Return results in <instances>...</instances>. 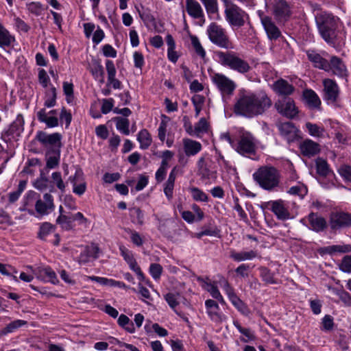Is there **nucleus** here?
<instances>
[{
    "label": "nucleus",
    "instance_id": "7c9ffc66",
    "mask_svg": "<svg viewBox=\"0 0 351 351\" xmlns=\"http://www.w3.org/2000/svg\"><path fill=\"white\" fill-rule=\"evenodd\" d=\"M273 88L277 94L285 96L291 95L295 90L292 84L283 79L277 80L274 84Z\"/></svg>",
    "mask_w": 351,
    "mask_h": 351
},
{
    "label": "nucleus",
    "instance_id": "c756f323",
    "mask_svg": "<svg viewBox=\"0 0 351 351\" xmlns=\"http://www.w3.org/2000/svg\"><path fill=\"white\" fill-rule=\"evenodd\" d=\"M310 228L316 232H320L326 227V219L316 213H311L308 216Z\"/></svg>",
    "mask_w": 351,
    "mask_h": 351
},
{
    "label": "nucleus",
    "instance_id": "69168bd1",
    "mask_svg": "<svg viewBox=\"0 0 351 351\" xmlns=\"http://www.w3.org/2000/svg\"><path fill=\"white\" fill-rule=\"evenodd\" d=\"M55 230L54 226L48 222L43 223L40 228L39 237L44 239L47 235Z\"/></svg>",
    "mask_w": 351,
    "mask_h": 351
},
{
    "label": "nucleus",
    "instance_id": "473e14b6",
    "mask_svg": "<svg viewBox=\"0 0 351 351\" xmlns=\"http://www.w3.org/2000/svg\"><path fill=\"white\" fill-rule=\"evenodd\" d=\"M328 67L332 70L334 74L344 77L347 75V69L341 60L337 57L332 56L330 61Z\"/></svg>",
    "mask_w": 351,
    "mask_h": 351
},
{
    "label": "nucleus",
    "instance_id": "6ab92c4d",
    "mask_svg": "<svg viewBox=\"0 0 351 351\" xmlns=\"http://www.w3.org/2000/svg\"><path fill=\"white\" fill-rule=\"evenodd\" d=\"M184 8L192 19H200L203 23L205 22L204 10L197 0H185Z\"/></svg>",
    "mask_w": 351,
    "mask_h": 351
},
{
    "label": "nucleus",
    "instance_id": "b1692460",
    "mask_svg": "<svg viewBox=\"0 0 351 351\" xmlns=\"http://www.w3.org/2000/svg\"><path fill=\"white\" fill-rule=\"evenodd\" d=\"M183 150L187 157L194 156L202 149V144L195 140L189 138L182 139Z\"/></svg>",
    "mask_w": 351,
    "mask_h": 351
},
{
    "label": "nucleus",
    "instance_id": "a19ab883",
    "mask_svg": "<svg viewBox=\"0 0 351 351\" xmlns=\"http://www.w3.org/2000/svg\"><path fill=\"white\" fill-rule=\"evenodd\" d=\"M56 223L64 230H71L73 228V218L71 214L61 213L56 219Z\"/></svg>",
    "mask_w": 351,
    "mask_h": 351
},
{
    "label": "nucleus",
    "instance_id": "c03bdc74",
    "mask_svg": "<svg viewBox=\"0 0 351 351\" xmlns=\"http://www.w3.org/2000/svg\"><path fill=\"white\" fill-rule=\"evenodd\" d=\"M204 289L210 293V295L217 300L221 304H225V301L221 295L217 285L215 283L212 282H206L204 285Z\"/></svg>",
    "mask_w": 351,
    "mask_h": 351
},
{
    "label": "nucleus",
    "instance_id": "2eb2a0df",
    "mask_svg": "<svg viewBox=\"0 0 351 351\" xmlns=\"http://www.w3.org/2000/svg\"><path fill=\"white\" fill-rule=\"evenodd\" d=\"M277 128L280 132V135L291 143L299 138V130L291 122H284L277 124Z\"/></svg>",
    "mask_w": 351,
    "mask_h": 351
},
{
    "label": "nucleus",
    "instance_id": "f257e3e1",
    "mask_svg": "<svg viewBox=\"0 0 351 351\" xmlns=\"http://www.w3.org/2000/svg\"><path fill=\"white\" fill-rule=\"evenodd\" d=\"M271 106V101L264 92L254 93L240 91L234 105V112L239 116L252 118L262 114Z\"/></svg>",
    "mask_w": 351,
    "mask_h": 351
},
{
    "label": "nucleus",
    "instance_id": "a18cd8bd",
    "mask_svg": "<svg viewBox=\"0 0 351 351\" xmlns=\"http://www.w3.org/2000/svg\"><path fill=\"white\" fill-rule=\"evenodd\" d=\"M56 89L54 86H51L45 93L44 105L47 108H51L56 104Z\"/></svg>",
    "mask_w": 351,
    "mask_h": 351
},
{
    "label": "nucleus",
    "instance_id": "e2e57ef3",
    "mask_svg": "<svg viewBox=\"0 0 351 351\" xmlns=\"http://www.w3.org/2000/svg\"><path fill=\"white\" fill-rule=\"evenodd\" d=\"M169 121V119L167 116L162 115L161 122L158 129V138L161 141H164L165 139L167 123Z\"/></svg>",
    "mask_w": 351,
    "mask_h": 351
},
{
    "label": "nucleus",
    "instance_id": "13d9d810",
    "mask_svg": "<svg viewBox=\"0 0 351 351\" xmlns=\"http://www.w3.org/2000/svg\"><path fill=\"white\" fill-rule=\"evenodd\" d=\"M234 326L237 328V329L247 339H241V341L243 342H247L248 340H254L255 336L254 335L252 331L250 328H243L241 326L238 321L233 322Z\"/></svg>",
    "mask_w": 351,
    "mask_h": 351
},
{
    "label": "nucleus",
    "instance_id": "c85d7f7f",
    "mask_svg": "<svg viewBox=\"0 0 351 351\" xmlns=\"http://www.w3.org/2000/svg\"><path fill=\"white\" fill-rule=\"evenodd\" d=\"M300 148L302 154L308 157L313 156L320 151L319 145L311 139L304 141Z\"/></svg>",
    "mask_w": 351,
    "mask_h": 351
},
{
    "label": "nucleus",
    "instance_id": "2f4dec72",
    "mask_svg": "<svg viewBox=\"0 0 351 351\" xmlns=\"http://www.w3.org/2000/svg\"><path fill=\"white\" fill-rule=\"evenodd\" d=\"M82 172L80 171H77L73 176H70L69 178L73 184V193L78 195L84 194L86 189V184L84 181H81L78 183L80 180L82 178Z\"/></svg>",
    "mask_w": 351,
    "mask_h": 351
},
{
    "label": "nucleus",
    "instance_id": "a878e982",
    "mask_svg": "<svg viewBox=\"0 0 351 351\" xmlns=\"http://www.w3.org/2000/svg\"><path fill=\"white\" fill-rule=\"evenodd\" d=\"M323 84L324 86L325 99L330 102H335L339 95L337 84L330 79L324 80Z\"/></svg>",
    "mask_w": 351,
    "mask_h": 351
},
{
    "label": "nucleus",
    "instance_id": "4c0bfd02",
    "mask_svg": "<svg viewBox=\"0 0 351 351\" xmlns=\"http://www.w3.org/2000/svg\"><path fill=\"white\" fill-rule=\"evenodd\" d=\"M307 56L309 60L314 64L315 67L325 70L328 69V62L317 52L308 51L307 52Z\"/></svg>",
    "mask_w": 351,
    "mask_h": 351
},
{
    "label": "nucleus",
    "instance_id": "1a4fd4ad",
    "mask_svg": "<svg viewBox=\"0 0 351 351\" xmlns=\"http://www.w3.org/2000/svg\"><path fill=\"white\" fill-rule=\"evenodd\" d=\"M212 82L220 91L223 97L232 95L237 87L235 82L222 73H214Z\"/></svg>",
    "mask_w": 351,
    "mask_h": 351
},
{
    "label": "nucleus",
    "instance_id": "de8ad7c7",
    "mask_svg": "<svg viewBox=\"0 0 351 351\" xmlns=\"http://www.w3.org/2000/svg\"><path fill=\"white\" fill-rule=\"evenodd\" d=\"M332 293L338 296L339 300L343 303L345 306H351V295L350 294L343 289H338L335 288L331 289Z\"/></svg>",
    "mask_w": 351,
    "mask_h": 351
},
{
    "label": "nucleus",
    "instance_id": "0eeeda50",
    "mask_svg": "<svg viewBox=\"0 0 351 351\" xmlns=\"http://www.w3.org/2000/svg\"><path fill=\"white\" fill-rule=\"evenodd\" d=\"M26 204L36 199L35 204L36 211L41 215H48L54 209L53 197L49 193H45L43 195V199L40 198V195L34 191H29L26 194Z\"/></svg>",
    "mask_w": 351,
    "mask_h": 351
},
{
    "label": "nucleus",
    "instance_id": "79ce46f5",
    "mask_svg": "<svg viewBox=\"0 0 351 351\" xmlns=\"http://www.w3.org/2000/svg\"><path fill=\"white\" fill-rule=\"evenodd\" d=\"M27 324V321L23 319H16L6 325L5 327L0 330V335H5L9 333H12L18 330L19 328L25 326Z\"/></svg>",
    "mask_w": 351,
    "mask_h": 351
},
{
    "label": "nucleus",
    "instance_id": "09e8293b",
    "mask_svg": "<svg viewBox=\"0 0 351 351\" xmlns=\"http://www.w3.org/2000/svg\"><path fill=\"white\" fill-rule=\"evenodd\" d=\"M114 121L117 130L125 135L130 134V121L127 118L116 117Z\"/></svg>",
    "mask_w": 351,
    "mask_h": 351
},
{
    "label": "nucleus",
    "instance_id": "680f3d73",
    "mask_svg": "<svg viewBox=\"0 0 351 351\" xmlns=\"http://www.w3.org/2000/svg\"><path fill=\"white\" fill-rule=\"evenodd\" d=\"M288 193L291 195H298L301 198L307 194L306 187L302 183L298 182L296 185L291 186Z\"/></svg>",
    "mask_w": 351,
    "mask_h": 351
},
{
    "label": "nucleus",
    "instance_id": "f03ea898",
    "mask_svg": "<svg viewBox=\"0 0 351 351\" xmlns=\"http://www.w3.org/2000/svg\"><path fill=\"white\" fill-rule=\"evenodd\" d=\"M316 25L322 37L327 43H332L336 37L335 31L339 24V19L330 13L320 12L315 16Z\"/></svg>",
    "mask_w": 351,
    "mask_h": 351
},
{
    "label": "nucleus",
    "instance_id": "6e6d98bb",
    "mask_svg": "<svg viewBox=\"0 0 351 351\" xmlns=\"http://www.w3.org/2000/svg\"><path fill=\"white\" fill-rule=\"evenodd\" d=\"M209 130V123L207 120L202 117L199 121L195 124V131L196 136H199L201 134L207 133Z\"/></svg>",
    "mask_w": 351,
    "mask_h": 351
},
{
    "label": "nucleus",
    "instance_id": "72a5a7b5",
    "mask_svg": "<svg viewBox=\"0 0 351 351\" xmlns=\"http://www.w3.org/2000/svg\"><path fill=\"white\" fill-rule=\"evenodd\" d=\"M99 248L97 245L93 244L87 246L85 250L80 254L79 256V261L80 263H87L90 258L96 259L98 258Z\"/></svg>",
    "mask_w": 351,
    "mask_h": 351
},
{
    "label": "nucleus",
    "instance_id": "bf43d9fd",
    "mask_svg": "<svg viewBox=\"0 0 351 351\" xmlns=\"http://www.w3.org/2000/svg\"><path fill=\"white\" fill-rule=\"evenodd\" d=\"M191 45L197 53L202 59L205 58L206 53L202 45H201L198 38L195 36H191Z\"/></svg>",
    "mask_w": 351,
    "mask_h": 351
},
{
    "label": "nucleus",
    "instance_id": "4468645a",
    "mask_svg": "<svg viewBox=\"0 0 351 351\" xmlns=\"http://www.w3.org/2000/svg\"><path fill=\"white\" fill-rule=\"evenodd\" d=\"M330 227L332 230L351 227V214L336 213L330 215Z\"/></svg>",
    "mask_w": 351,
    "mask_h": 351
},
{
    "label": "nucleus",
    "instance_id": "7ed1b4c3",
    "mask_svg": "<svg viewBox=\"0 0 351 351\" xmlns=\"http://www.w3.org/2000/svg\"><path fill=\"white\" fill-rule=\"evenodd\" d=\"M214 58L221 66L228 67L239 73H246L251 69L246 60L240 58L233 51H216L214 53Z\"/></svg>",
    "mask_w": 351,
    "mask_h": 351
},
{
    "label": "nucleus",
    "instance_id": "dca6fc26",
    "mask_svg": "<svg viewBox=\"0 0 351 351\" xmlns=\"http://www.w3.org/2000/svg\"><path fill=\"white\" fill-rule=\"evenodd\" d=\"M119 250L121 256L123 257L124 260L129 265L130 269L136 273L138 279L140 280H145V277L142 272L141 268L138 265L135 258H134L133 254L131 251L128 250L125 246L121 245L119 247Z\"/></svg>",
    "mask_w": 351,
    "mask_h": 351
},
{
    "label": "nucleus",
    "instance_id": "774afa93",
    "mask_svg": "<svg viewBox=\"0 0 351 351\" xmlns=\"http://www.w3.org/2000/svg\"><path fill=\"white\" fill-rule=\"evenodd\" d=\"M27 9L36 16H39L43 10V5L39 2H30L26 5Z\"/></svg>",
    "mask_w": 351,
    "mask_h": 351
},
{
    "label": "nucleus",
    "instance_id": "20e7f679",
    "mask_svg": "<svg viewBox=\"0 0 351 351\" xmlns=\"http://www.w3.org/2000/svg\"><path fill=\"white\" fill-rule=\"evenodd\" d=\"M253 178L261 188L271 191L278 186L280 174L275 167L264 166L254 173Z\"/></svg>",
    "mask_w": 351,
    "mask_h": 351
},
{
    "label": "nucleus",
    "instance_id": "39448f33",
    "mask_svg": "<svg viewBox=\"0 0 351 351\" xmlns=\"http://www.w3.org/2000/svg\"><path fill=\"white\" fill-rule=\"evenodd\" d=\"M206 34L210 41L219 47L225 49L234 48L226 29L217 23L213 22L209 24L206 29Z\"/></svg>",
    "mask_w": 351,
    "mask_h": 351
},
{
    "label": "nucleus",
    "instance_id": "8fccbe9b",
    "mask_svg": "<svg viewBox=\"0 0 351 351\" xmlns=\"http://www.w3.org/2000/svg\"><path fill=\"white\" fill-rule=\"evenodd\" d=\"M305 125L308 134L311 136L317 138L324 136L325 130L323 127L319 126L317 124L312 123L311 122H307Z\"/></svg>",
    "mask_w": 351,
    "mask_h": 351
},
{
    "label": "nucleus",
    "instance_id": "3c124183",
    "mask_svg": "<svg viewBox=\"0 0 351 351\" xmlns=\"http://www.w3.org/2000/svg\"><path fill=\"white\" fill-rule=\"evenodd\" d=\"M27 182L25 180H21L18 185L17 190L13 192H10L8 194V200L10 204H13L16 202L20 197L21 193L25 189Z\"/></svg>",
    "mask_w": 351,
    "mask_h": 351
},
{
    "label": "nucleus",
    "instance_id": "ddd939ff",
    "mask_svg": "<svg viewBox=\"0 0 351 351\" xmlns=\"http://www.w3.org/2000/svg\"><path fill=\"white\" fill-rule=\"evenodd\" d=\"M267 5L271 8L278 21L286 20L290 14L289 7L285 0H267Z\"/></svg>",
    "mask_w": 351,
    "mask_h": 351
},
{
    "label": "nucleus",
    "instance_id": "f704fd0d",
    "mask_svg": "<svg viewBox=\"0 0 351 351\" xmlns=\"http://www.w3.org/2000/svg\"><path fill=\"white\" fill-rule=\"evenodd\" d=\"M260 277L263 282L266 285H277L279 282L278 278L275 277V274L266 267H260L258 268Z\"/></svg>",
    "mask_w": 351,
    "mask_h": 351
},
{
    "label": "nucleus",
    "instance_id": "5fc2aeb1",
    "mask_svg": "<svg viewBox=\"0 0 351 351\" xmlns=\"http://www.w3.org/2000/svg\"><path fill=\"white\" fill-rule=\"evenodd\" d=\"M118 324L120 326L125 328L130 333H133L135 331L133 323L130 321L128 316L123 314H121L119 317Z\"/></svg>",
    "mask_w": 351,
    "mask_h": 351
},
{
    "label": "nucleus",
    "instance_id": "cd10ccee",
    "mask_svg": "<svg viewBox=\"0 0 351 351\" xmlns=\"http://www.w3.org/2000/svg\"><path fill=\"white\" fill-rule=\"evenodd\" d=\"M16 42L15 36L0 23V47L10 48Z\"/></svg>",
    "mask_w": 351,
    "mask_h": 351
},
{
    "label": "nucleus",
    "instance_id": "f3484780",
    "mask_svg": "<svg viewBox=\"0 0 351 351\" xmlns=\"http://www.w3.org/2000/svg\"><path fill=\"white\" fill-rule=\"evenodd\" d=\"M205 306L206 313L213 322L220 324L226 319V317L220 311L219 306L215 300H206Z\"/></svg>",
    "mask_w": 351,
    "mask_h": 351
},
{
    "label": "nucleus",
    "instance_id": "e433bc0d",
    "mask_svg": "<svg viewBox=\"0 0 351 351\" xmlns=\"http://www.w3.org/2000/svg\"><path fill=\"white\" fill-rule=\"evenodd\" d=\"M303 97L305 102L311 108H317L321 105L318 95L312 90H305Z\"/></svg>",
    "mask_w": 351,
    "mask_h": 351
},
{
    "label": "nucleus",
    "instance_id": "393cba45",
    "mask_svg": "<svg viewBox=\"0 0 351 351\" xmlns=\"http://www.w3.org/2000/svg\"><path fill=\"white\" fill-rule=\"evenodd\" d=\"M230 257L236 262H242L245 261H251L254 258H261V255L256 250L241 251L237 252L231 250L230 252Z\"/></svg>",
    "mask_w": 351,
    "mask_h": 351
},
{
    "label": "nucleus",
    "instance_id": "423d86ee",
    "mask_svg": "<svg viewBox=\"0 0 351 351\" xmlns=\"http://www.w3.org/2000/svg\"><path fill=\"white\" fill-rule=\"evenodd\" d=\"M257 140L254 135L243 128L238 130L236 142L233 149L241 155L254 154L257 147Z\"/></svg>",
    "mask_w": 351,
    "mask_h": 351
},
{
    "label": "nucleus",
    "instance_id": "603ef678",
    "mask_svg": "<svg viewBox=\"0 0 351 351\" xmlns=\"http://www.w3.org/2000/svg\"><path fill=\"white\" fill-rule=\"evenodd\" d=\"M60 162V153L51 154L47 153L46 154V168L52 169L57 167Z\"/></svg>",
    "mask_w": 351,
    "mask_h": 351
},
{
    "label": "nucleus",
    "instance_id": "412c9836",
    "mask_svg": "<svg viewBox=\"0 0 351 351\" xmlns=\"http://www.w3.org/2000/svg\"><path fill=\"white\" fill-rule=\"evenodd\" d=\"M56 115V110H52L47 112L45 108H42L37 112L38 120L45 123L47 127L49 128H56L58 125L59 120Z\"/></svg>",
    "mask_w": 351,
    "mask_h": 351
},
{
    "label": "nucleus",
    "instance_id": "a211bd4d",
    "mask_svg": "<svg viewBox=\"0 0 351 351\" xmlns=\"http://www.w3.org/2000/svg\"><path fill=\"white\" fill-rule=\"evenodd\" d=\"M38 141L45 147L60 148L62 136L59 133L48 134L45 132H38L36 135Z\"/></svg>",
    "mask_w": 351,
    "mask_h": 351
},
{
    "label": "nucleus",
    "instance_id": "9d476101",
    "mask_svg": "<svg viewBox=\"0 0 351 351\" xmlns=\"http://www.w3.org/2000/svg\"><path fill=\"white\" fill-rule=\"evenodd\" d=\"M224 13L226 21L231 26H243L245 19L247 16L245 12L234 4L227 5Z\"/></svg>",
    "mask_w": 351,
    "mask_h": 351
},
{
    "label": "nucleus",
    "instance_id": "9b49d317",
    "mask_svg": "<svg viewBox=\"0 0 351 351\" xmlns=\"http://www.w3.org/2000/svg\"><path fill=\"white\" fill-rule=\"evenodd\" d=\"M275 108L279 114L287 119L295 118L299 112L295 101L289 97L278 99L275 103Z\"/></svg>",
    "mask_w": 351,
    "mask_h": 351
},
{
    "label": "nucleus",
    "instance_id": "49530a36",
    "mask_svg": "<svg viewBox=\"0 0 351 351\" xmlns=\"http://www.w3.org/2000/svg\"><path fill=\"white\" fill-rule=\"evenodd\" d=\"M204 5L208 16L217 14L219 5L217 0H199Z\"/></svg>",
    "mask_w": 351,
    "mask_h": 351
},
{
    "label": "nucleus",
    "instance_id": "5701e85b",
    "mask_svg": "<svg viewBox=\"0 0 351 351\" xmlns=\"http://www.w3.org/2000/svg\"><path fill=\"white\" fill-rule=\"evenodd\" d=\"M261 21L269 39L276 40L281 36L280 29L269 16H261Z\"/></svg>",
    "mask_w": 351,
    "mask_h": 351
},
{
    "label": "nucleus",
    "instance_id": "052dcab7",
    "mask_svg": "<svg viewBox=\"0 0 351 351\" xmlns=\"http://www.w3.org/2000/svg\"><path fill=\"white\" fill-rule=\"evenodd\" d=\"M154 217L157 221V227L160 231L164 230L166 227L167 223L169 220V214L161 213L158 214H154Z\"/></svg>",
    "mask_w": 351,
    "mask_h": 351
},
{
    "label": "nucleus",
    "instance_id": "aec40b11",
    "mask_svg": "<svg viewBox=\"0 0 351 351\" xmlns=\"http://www.w3.org/2000/svg\"><path fill=\"white\" fill-rule=\"evenodd\" d=\"M24 119L21 114H18L10 128L4 134V137L8 141L16 140L23 131Z\"/></svg>",
    "mask_w": 351,
    "mask_h": 351
},
{
    "label": "nucleus",
    "instance_id": "58836bf2",
    "mask_svg": "<svg viewBox=\"0 0 351 351\" xmlns=\"http://www.w3.org/2000/svg\"><path fill=\"white\" fill-rule=\"evenodd\" d=\"M321 252L325 254H335L336 253H346L351 252L350 245H333L324 247Z\"/></svg>",
    "mask_w": 351,
    "mask_h": 351
},
{
    "label": "nucleus",
    "instance_id": "c9c22d12",
    "mask_svg": "<svg viewBox=\"0 0 351 351\" xmlns=\"http://www.w3.org/2000/svg\"><path fill=\"white\" fill-rule=\"evenodd\" d=\"M90 71L96 80L101 84L104 83V68L99 60H93L92 61Z\"/></svg>",
    "mask_w": 351,
    "mask_h": 351
},
{
    "label": "nucleus",
    "instance_id": "338daca9",
    "mask_svg": "<svg viewBox=\"0 0 351 351\" xmlns=\"http://www.w3.org/2000/svg\"><path fill=\"white\" fill-rule=\"evenodd\" d=\"M169 167L168 162H166L165 160L161 162L160 167L156 172V180L157 182H161L164 180L166 173L167 170Z\"/></svg>",
    "mask_w": 351,
    "mask_h": 351
},
{
    "label": "nucleus",
    "instance_id": "bb28decb",
    "mask_svg": "<svg viewBox=\"0 0 351 351\" xmlns=\"http://www.w3.org/2000/svg\"><path fill=\"white\" fill-rule=\"evenodd\" d=\"M106 69L108 73V85H111L114 89H121V82L116 78L117 71L114 62L110 60H107Z\"/></svg>",
    "mask_w": 351,
    "mask_h": 351
},
{
    "label": "nucleus",
    "instance_id": "4d7b16f0",
    "mask_svg": "<svg viewBox=\"0 0 351 351\" xmlns=\"http://www.w3.org/2000/svg\"><path fill=\"white\" fill-rule=\"evenodd\" d=\"M317 173L322 176H326L329 173V167L326 160L318 158L315 160Z\"/></svg>",
    "mask_w": 351,
    "mask_h": 351
},
{
    "label": "nucleus",
    "instance_id": "ea45409f",
    "mask_svg": "<svg viewBox=\"0 0 351 351\" xmlns=\"http://www.w3.org/2000/svg\"><path fill=\"white\" fill-rule=\"evenodd\" d=\"M137 141L140 143L141 149H147L152 143V136L146 129H143L138 132Z\"/></svg>",
    "mask_w": 351,
    "mask_h": 351
},
{
    "label": "nucleus",
    "instance_id": "0e129e2a",
    "mask_svg": "<svg viewBox=\"0 0 351 351\" xmlns=\"http://www.w3.org/2000/svg\"><path fill=\"white\" fill-rule=\"evenodd\" d=\"M178 295H176L173 293H167L164 298L166 300V302L168 303L169 306L174 310V311L179 315L180 314L176 310V307L179 304V302L178 300Z\"/></svg>",
    "mask_w": 351,
    "mask_h": 351
},
{
    "label": "nucleus",
    "instance_id": "864d4df0",
    "mask_svg": "<svg viewBox=\"0 0 351 351\" xmlns=\"http://www.w3.org/2000/svg\"><path fill=\"white\" fill-rule=\"evenodd\" d=\"M51 182L56 186L62 193L65 191L66 183L62 178L61 173L56 171L51 174Z\"/></svg>",
    "mask_w": 351,
    "mask_h": 351
},
{
    "label": "nucleus",
    "instance_id": "4be33fe9",
    "mask_svg": "<svg viewBox=\"0 0 351 351\" xmlns=\"http://www.w3.org/2000/svg\"><path fill=\"white\" fill-rule=\"evenodd\" d=\"M267 206L270 207L271 210L278 219L285 220L290 217V213L284 201L281 199L270 201L267 202Z\"/></svg>",
    "mask_w": 351,
    "mask_h": 351
},
{
    "label": "nucleus",
    "instance_id": "f8f14e48",
    "mask_svg": "<svg viewBox=\"0 0 351 351\" xmlns=\"http://www.w3.org/2000/svg\"><path fill=\"white\" fill-rule=\"evenodd\" d=\"M36 278L43 282H50L52 284H57L58 280L54 271L50 267L41 266L34 268L32 266H27Z\"/></svg>",
    "mask_w": 351,
    "mask_h": 351
},
{
    "label": "nucleus",
    "instance_id": "37998d69",
    "mask_svg": "<svg viewBox=\"0 0 351 351\" xmlns=\"http://www.w3.org/2000/svg\"><path fill=\"white\" fill-rule=\"evenodd\" d=\"M189 191L193 200L196 202H207L208 201V195L196 186H191L189 188Z\"/></svg>",
    "mask_w": 351,
    "mask_h": 351
},
{
    "label": "nucleus",
    "instance_id": "6e6552de",
    "mask_svg": "<svg viewBox=\"0 0 351 351\" xmlns=\"http://www.w3.org/2000/svg\"><path fill=\"white\" fill-rule=\"evenodd\" d=\"M197 167L198 173L204 180L213 182L217 177V169L214 165V162L206 158L205 156H202L197 161Z\"/></svg>",
    "mask_w": 351,
    "mask_h": 351
}]
</instances>
